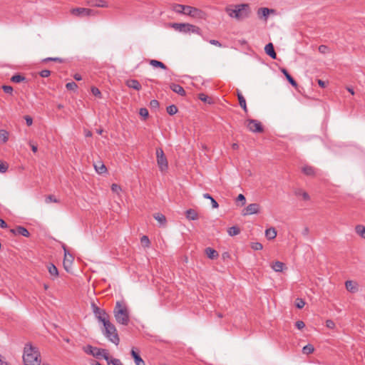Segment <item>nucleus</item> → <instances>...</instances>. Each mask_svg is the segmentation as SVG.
<instances>
[{
  "label": "nucleus",
  "instance_id": "412c9836",
  "mask_svg": "<svg viewBox=\"0 0 365 365\" xmlns=\"http://www.w3.org/2000/svg\"><path fill=\"white\" fill-rule=\"evenodd\" d=\"M126 85L130 88H133L135 91H140L142 88L138 81L135 79H129L126 81Z\"/></svg>",
  "mask_w": 365,
  "mask_h": 365
},
{
  "label": "nucleus",
  "instance_id": "4d7b16f0",
  "mask_svg": "<svg viewBox=\"0 0 365 365\" xmlns=\"http://www.w3.org/2000/svg\"><path fill=\"white\" fill-rule=\"evenodd\" d=\"M237 200V201H240V202H242V203H241V205H242H242H245V203H246V198H245V195H242V194H240V195L237 196V200Z\"/></svg>",
  "mask_w": 365,
  "mask_h": 365
},
{
  "label": "nucleus",
  "instance_id": "69168bd1",
  "mask_svg": "<svg viewBox=\"0 0 365 365\" xmlns=\"http://www.w3.org/2000/svg\"><path fill=\"white\" fill-rule=\"evenodd\" d=\"M327 50V46H326L324 45H321L319 46V51L320 53H324Z\"/></svg>",
  "mask_w": 365,
  "mask_h": 365
},
{
  "label": "nucleus",
  "instance_id": "f03ea898",
  "mask_svg": "<svg viewBox=\"0 0 365 365\" xmlns=\"http://www.w3.org/2000/svg\"><path fill=\"white\" fill-rule=\"evenodd\" d=\"M23 362L24 365H41L38 349L31 344H26L24 349Z\"/></svg>",
  "mask_w": 365,
  "mask_h": 365
},
{
  "label": "nucleus",
  "instance_id": "c85d7f7f",
  "mask_svg": "<svg viewBox=\"0 0 365 365\" xmlns=\"http://www.w3.org/2000/svg\"><path fill=\"white\" fill-rule=\"evenodd\" d=\"M154 218L159 222L160 226H164L166 224V217L161 213H155L153 215Z\"/></svg>",
  "mask_w": 365,
  "mask_h": 365
},
{
  "label": "nucleus",
  "instance_id": "680f3d73",
  "mask_svg": "<svg viewBox=\"0 0 365 365\" xmlns=\"http://www.w3.org/2000/svg\"><path fill=\"white\" fill-rule=\"evenodd\" d=\"M24 118H25V120H26V125H27L28 126H30V125H32V123H33V119H32V118H31V116H29V115H26V116L24 117Z\"/></svg>",
  "mask_w": 365,
  "mask_h": 365
},
{
  "label": "nucleus",
  "instance_id": "58836bf2",
  "mask_svg": "<svg viewBox=\"0 0 365 365\" xmlns=\"http://www.w3.org/2000/svg\"><path fill=\"white\" fill-rule=\"evenodd\" d=\"M48 61H54V62H58V63H63L64 62V59H63L61 58H58V57H54V58L48 57V58H43L42 60V62H43V63H47Z\"/></svg>",
  "mask_w": 365,
  "mask_h": 365
},
{
  "label": "nucleus",
  "instance_id": "7c9ffc66",
  "mask_svg": "<svg viewBox=\"0 0 365 365\" xmlns=\"http://www.w3.org/2000/svg\"><path fill=\"white\" fill-rule=\"evenodd\" d=\"M271 12H274V10L268 8H260L258 10V15L262 17L267 18Z\"/></svg>",
  "mask_w": 365,
  "mask_h": 365
},
{
  "label": "nucleus",
  "instance_id": "c03bdc74",
  "mask_svg": "<svg viewBox=\"0 0 365 365\" xmlns=\"http://www.w3.org/2000/svg\"><path fill=\"white\" fill-rule=\"evenodd\" d=\"M108 365H123L120 359L109 358V360L107 361Z\"/></svg>",
  "mask_w": 365,
  "mask_h": 365
},
{
  "label": "nucleus",
  "instance_id": "72a5a7b5",
  "mask_svg": "<svg viewBox=\"0 0 365 365\" xmlns=\"http://www.w3.org/2000/svg\"><path fill=\"white\" fill-rule=\"evenodd\" d=\"M9 135V133L8 131L4 129L0 130V140H1L2 143H6L8 141Z\"/></svg>",
  "mask_w": 365,
  "mask_h": 365
},
{
  "label": "nucleus",
  "instance_id": "37998d69",
  "mask_svg": "<svg viewBox=\"0 0 365 365\" xmlns=\"http://www.w3.org/2000/svg\"><path fill=\"white\" fill-rule=\"evenodd\" d=\"M314 350V346L312 344H307L303 347L302 351L305 354H312Z\"/></svg>",
  "mask_w": 365,
  "mask_h": 365
},
{
  "label": "nucleus",
  "instance_id": "f3484780",
  "mask_svg": "<svg viewBox=\"0 0 365 365\" xmlns=\"http://www.w3.org/2000/svg\"><path fill=\"white\" fill-rule=\"evenodd\" d=\"M170 89L178 93V95H180V96H185L186 95V92L184 90V88L179 84H176V83H171L170 85Z\"/></svg>",
  "mask_w": 365,
  "mask_h": 365
},
{
  "label": "nucleus",
  "instance_id": "a878e982",
  "mask_svg": "<svg viewBox=\"0 0 365 365\" xmlns=\"http://www.w3.org/2000/svg\"><path fill=\"white\" fill-rule=\"evenodd\" d=\"M186 217L190 220H195L198 218L197 212L193 209H189L185 212Z\"/></svg>",
  "mask_w": 365,
  "mask_h": 365
},
{
  "label": "nucleus",
  "instance_id": "8fccbe9b",
  "mask_svg": "<svg viewBox=\"0 0 365 365\" xmlns=\"http://www.w3.org/2000/svg\"><path fill=\"white\" fill-rule=\"evenodd\" d=\"M139 114L140 116H142L144 119L147 118L148 117L149 113L147 108H141L139 110Z\"/></svg>",
  "mask_w": 365,
  "mask_h": 365
},
{
  "label": "nucleus",
  "instance_id": "79ce46f5",
  "mask_svg": "<svg viewBox=\"0 0 365 365\" xmlns=\"http://www.w3.org/2000/svg\"><path fill=\"white\" fill-rule=\"evenodd\" d=\"M198 98L200 100H201L202 101L205 102V103H207L209 104L212 103V101L210 99V98H209L206 94L205 93H199L198 94Z\"/></svg>",
  "mask_w": 365,
  "mask_h": 365
},
{
  "label": "nucleus",
  "instance_id": "864d4df0",
  "mask_svg": "<svg viewBox=\"0 0 365 365\" xmlns=\"http://www.w3.org/2000/svg\"><path fill=\"white\" fill-rule=\"evenodd\" d=\"M8 165L6 163L0 160V173H6L8 170Z\"/></svg>",
  "mask_w": 365,
  "mask_h": 365
},
{
  "label": "nucleus",
  "instance_id": "423d86ee",
  "mask_svg": "<svg viewBox=\"0 0 365 365\" xmlns=\"http://www.w3.org/2000/svg\"><path fill=\"white\" fill-rule=\"evenodd\" d=\"M83 349L87 354L97 359L103 358L106 361L109 360L110 356L106 349L95 347L89 344L83 346Z\"/></svg>",
  "mask_w": 365,
  "mask_h": 365
},
{
  "label": "nucleus",
  "instance_id": "9d476101",
  "mask_svg": "<svg viewBox=\"0 0 365 365\" xmlns=\"http://www.w3.org/2000/svg\"><path fill=\"white\" fill-rule=\"evenodd\" d=\"M92 308L93 314L98 320L101 322H103L102 319H109V315L106 312L104 309H101L98 307L95 304H92Z\"/></svg>",
  "mask_w": 365,
  "mask_h": 365
},
{
  "label": "nucleus",
  "instance_id": "4be33fe9",
  "mask_svg": "<svg viewBox=\"0 0 365 365\" xmlns=\"http://www.w3.org/2000/svg\"><path fill=\"white\" fill-rule=\"evenodd\" d=\"M130 354L136 365H145V361L142 359L139 354L136 352L134 349H132Z\"/></svg>",
  "mask_w": 365,
  "mask_h": 365
},
{
  "label": "nucleus",
  "instance_id": "49530a36",
  "mask_svg": "<svg viewBox=\"0 0 365 365\" xmlns=\"http://www.w3.org/2000/svg\"><path fill=\"white\" fill-rule=\"evenodd\" d=\"M305 305V302L304 299H302V298H297L296 299V301H295V306L298 308V309H302L304 307Z\"/></svg>",
  "mask_w": 365,
  "mask_h": 365
},
{
  "label": "nucleus",
  "instance_id": "338daca9",
  "mask_svg": "<svg viewBox=\"0 0 365 365\" xmlns=\"http://www.w3.org/2000/svg\"><path fill=\"white\" fill-rule=\"evenodd\" d=\"M0 227L1 228H6L7 227V224L6 222L1 218H0Z\"/></svg>",
  "mask_w": 365,
  "mask_h": 365
},
{
  "label": "nucleus",
  "instance_id": "c756f323",
  "mask_svg": "<svg viewBox=\"0 0 365 365\" xmlns=\"http://www.w3.org/2000/svg\"><path fill=\"white\" fill-rule=\"evenodd\" d=\"M186 6H185V5H182V4H174L172 6V8H173V10L174 11H175L176 13L184 14H185V11L186 10Z\"/></svg>",
  "mask_w": 365,
  "mask_h": 365
},
{
  "label": "nucleus",
  "instance_id": "774afa93",
  "mask_svg": "<svg viewBox=\"0 0 365 365\" xmlns=\"http://www.w3.org/2000/svg\"><path fill=\"white\" fill-rule=\"evenodd\" d=\"M317 83L321 88H324L326 86V83L321 79H318Z\"/></svg>",
  "mask_w": 365,
  "mask_h": 365
},
{
  "label": "nucleus",
  "instance_id": "2f4dec72",
  "mask_svg": "<svg viewBox=\"0 0 365 365\" xmlns=\"http://www.w3.org/2000/svg\"><path fill=\"white\" fill-rule=\"evenodd\" d=\"M95 170L98 174H103L106 173L107 171V168L105 166L104 164H103L101 162L98 163V164L94 165Z\"/></svg>",
  "mask_w": 365,
  "mask_h": 365
},
{
  "label": "nucleus",
  "instance_id": "bf43d9fd",
  "mask_svg": "<svg viewBox=\"0 0 365 365\" xmlns=\"http://www.w3.org/2000/svg\"><path fill=\"white\" fill-rule=\"evenodd\" d=\"M295 326L298 329H302L305 327V324L304 322L299 320L295 323Z\"/></svg>",
  "mask_w": 365,
  "mask_h": 365
},
{
  "label": "nucleus",
  "instance_id": "bb28decb",
  "mask_svg": "<svg viewBox=\"0 0 365 365\" xmlns=\"http://www.w3.org/2000/svg\"><path fill=\"white\" fill-rule=\"evenodd\" d=\"M277 236V231L274 227H270L265 230V237L268 240H273Z\"/></svg>",
  "mask_w": 365,
  "mask_h": 365
},
{
  "label": "nucleus",
  "instance_id": "603ef678",
  "mask_svg": "<svg viewBox=\"0 0 365 365\" xmlns=\"http://www.w3.org/2000/svg\"><path fill=\"white\" fill-rule=\"evenodd\" d=\"M45 202L46 203H50V202H58V200L53 195H49L46 197Z\"/></svg>",
  "mask_w": 365,
  "mask_h": 365
},
{
  "label": "nucleus",
  "instance_id": "0eeeda50",
  "mask_svg": "<svg viewBox=\"0 0 365 365\" xmlns=\"http://www.w3.org/2000/svg\"><path fill=\"white\" fill-rule=\"evenodd\" d=\"M156 157H157V163L159 167V169L161 172H164L168 168V160L165 155V153L162 148H156Z\"/></svg>",
  "mask_w": 365,
  "mask_h": 365
},
{
  "label": "nucleus",
  "instance_id": "f704fd0d",
  "mask_svg": "<svg viewBox=\"0 0 365 365\" xmlns=\"http://www.w3.org/2000/svg\"><path fill=\"white\" fill-rule=\"evenodd\" d=\"M149 63L153 66V67H158L162 69H166V66L161 61H159L158 60L152 59L150 61Z\"/></svg>",
  "mask_w": 365,
  "mask_h": 365
},
{
  "label": "nucleus",
  "instance_id": "e2e57ef3",
  "mask_svg": "<svg viewBox=\"0 0 365 365\" xmlns=\"http://www.w3.org/2000/svg\"><path fill=\"white\" fill-rule=\"evenodd\" d=\"M326 326L328 328L333 329L335 327V324L332 320L329 319V320H327V322H326Z\"/></svg>",
  "mask_w": 365,
  "mask_h": 365
},
{
  "label": "nucleus",
  "instance_id": "b1692460",
  "mask_svg": "<svg viewBox=\"0 0 365 365\" xmlns=\"http://www.w3.org/2000/svg\"><path fill=\"white\" fill-rule=\"evenodd\" d=\"M294 193L296 196H302V199L305 201L310 199L309 194L300 188L295 189Z\"/></svg>",
  "mask_w": 365,
  "mask_h": 365
},
{
  "label": "nucleus",
  "instance_id": "f8f14e48",
  "mask_svg": "<svg viewBox=\"0 0 365 365\" xmlns=\"http://www.w3.org/2000/svg\"><path fill=\"white\" fill-rule=\"evenodd\" d=\"M259 207L257 203L250 204L242 210V215L257 214L259 212Z\"/></svg>",
  "mask_w": 365,
  "mask_h": 365
},
{
  "label": "nucleus",
  "instance_id": "13d9d810",
  "mask_svg": "<svg viewBox=\"0 0 365 365\" xmlns=\"http://www.w3.org/2000/svg\"><path fill=\"white\" fill-rule=\"evenodd\" d=\"M51 74V71L49 70H47V69H45V70H42L40 73H39V75L42 77V78H46V77H48Z\"/></svg>",
  "mask_w": 365,
  "mask_h": 365
},
{
  "label": "nucleus",
  "instance_id": "2eb2a0df",
  "mask_svg": "<svg viewBox=\"0 0 365 365\" xmlns=\"http://www.w3.org/2000/svg\"><path fill=\"white\" fill-rule=\"evenodd\" d=\"M47 269H48V273L51 276V278L53 280H54L55 279H56L58 277V275H59L58 270L57 267L53 264L49 263L47 265Z\"/></svg>",
  "mask_w": 365,
  "mask_h": 365
},
{
  "label": "nucleus",
  "instance_id": "aec40b11",
  "mask_svg": "<svg viewBox=\"0 0 365 365\" xmlns=\"http://www.w3.org/2000/svg\"><path fill=\"white\" fill-rule=\"evenodd\" d=\"M281 72L284 75L286 79L288 81V82L294 88L297 87V83L296 81L292 77V76L289 73L287 70L284 68H280Z\"/></svg>",
  "mask_w": 365,
  "mask_h": 365
},
{
  "label": "nucleus",
  "instance_id": "0e129e2a",
  "mask_svg": "<svg viewBox=\"0 0 365 365\" xmlns=\"http://www.w3.org/2000/svg\"><path fill=\"white\" fill-rule=\"evenodd\" d=\"M210 43L212 44V45H215V46H222V44L220 41H218L217 40H215V39H212V40H210Z\"/></svg>",
  "mask_w": 365,
  "mask_h": 365
},
{
  "label": "nucleus",
  "instance_id": "7ed1b4c3",
  "mask_svg": "<svg viewBox=\"0 0 365 365\" xmlns=\"http://www.w3.org/2000/svg\"><path fill=\"white\" fill-rule=\"evenodd\" d=\"M116 322L122 325H128L130 322L129 312L123 302L117 301L113 309Z\"/></svg>",
  "mask_w": 365,
  "mask_h": 365
},
{
  "label": "nucleus",
  "instance_id": "e433bc0d",
  "mask_svg": "<svg viewBox=\"0 0 365 365\" xmlns=\"http://www.w3.org/2000/svg\"><path fill=\"white\" fill-rule=\"evenodd\" d=\"M355 230H356V232L359 236H361L362 238L365 239V227L364 226H363L361 225H356L355 227Z\"/></svg>",
  "mask_w": 365,
  "mask_h": 365
},
{
  "label": "nucleus",
  "instance_id": "de8ad7c7",
  "mask_svg": "<svg viewBox=\"0 0 365 365\" xmlns=\"http://www.w3.org/2000/svg\"><path fill=\"white\" fill-rule=\"evenodd\" d=\"M251 247L254 250H262L263 248L262 245L260 242H252L250 245Z\"/></svg>",
  "mask_w": 365,
  "mask_h": 365
},
{
  "label": "nucleus",
  "instance_id": "6e6d98bb",
  "mask_svg": "<svg viewBox=\"0 0 365 365\" xmlns=\"http://www.w3.org/2000/svg\"><path fill=\"white\" fill-rule=\"evenodd\" d=\"M159 102L157 101V100H152L150 101V107L152 108V109H158L159 108Z\"/></svg>",
  "mask_w": 365,
  "mask_h": 365
},
{
  "label": "nucleus",
  "instance_id": "6e6552de",
  "mask_svg": "<svg viewBox=\"0 0 365 365\" xmlns=\"http://www.w3.org/2000/svg\"><path fill=\"white\" fill-rule=\"evenodd\" d=\"M246 126L252 133H262L264 130L261 123L254 119H247L246 120Z\"/></svg>",
  "mask_w": 365,
  "mask_h": 365
},
{
  "label": "nucleus",
  "instance_id": "a211bd4d",
  "mask_svg": "<svg viewBox=\"0 0 365 365\" xmlns=\"http://www.w3.org/2000/svg\"><path fill=\"white\" fill-rule=\"evenodd\" d=\"M345 287L351 293H356L358 291V284L356 282L347 280L345 282Z\"/></svg>",
  "mask_w": 365,
  "mask_h": 365
},
{
  "label": "nucleus",
  "instance_id": "5fc2aeb1",
  "mask_svg": "<svg viewBox=\"0 0 365 365\" xmlns=\"http://www.w3.org/2000/svg\"><path fill=\"white\" fill-rule=\"evenodd\" d=\"M2 89L4 93L12 95L13 93V88L11 86L4 85L2 86Z\"/></svg>",
  "mask_w": 365,
  "mask_h": 365
},
{
  "label": "nucleus",
  "instance_id": "c9c22d12",
  "mask_svg": "<svg viewBox=\"0 0 365 365\" xmlns=\"http://www.w3.org/2000/svg\"><path fill=\"white\" fill-rule=\"evenodd\" d=\"M203 197L210 200L213 208H217L219 207L217 202L209 193H204Z\"/></svg>",
  "mask_w": 365,
  "mask_h": 365
},
{
  "label": "nucleus",
  "instance_id": "a19ab883",
  "mask_svg": "<svg viewBox=\"0 0 365 365\" xmlns=\"http://www.w3.org/2000/svg\"><path fill=\"white\" fill-rule=\"evenodd\" d=\"M166 110L169 115H173L177 113L178 110L175 105H170L167 107Z\"/></svg>",
  "mask_w": 365,
  "mask_h": 365
},
{
  "label": "nucleus",
  "instance_id": "f257e3e1",
  "mask_svg": "<svg viewBox=\"0 0 365 365\" xmlns=\"http://www.w3.org/2000/svg\"><path fill=\"white\" fill-rule=\"evenodd\" d=\"M225 11L230 17L237 21H243L247 19L251 13L250 6L248 4L230 5L225 8Z\"/></svg>",
  "mask_w": 365,
  "mask_h": 365
},
{
  "label": "nucleus",
  "instance_id": "39448f33",
  "mask_svg": "<svg viewBox=\"0 0 365 365\" xmlns=\"http://www.w3.org/2000/svg\"><path fill=\"white\" fill-rule=\"evenodd\" d=\"M171 27L175 30L184 34L192 33L202 35L201 29L198 26L188 23H173L172 24Z\"/></svg>",
  "mask_w": 365,
  "mask_h": 365
},
{
  "label": "nucleus",
  "instance_id": "6ab92c4d",
  "mask_svg": "<svg viewBox=\"0 0 365 365\" xmlns=\"http://www.w3.org/2000/svg\"><path fill=\"white\" fill-rule=\"evenodd\" d=\"M88 4L91 6L107 8L108 6V3L104 0H90L88 1Z\"/></svg>",
  "mask_w": 365,
  "mask_h": 365
},
{
  "label": "nucleus",
  "instance_id": "dca6fc26",
  "mask_svg": "<svg viewBox=\"0 0 365 365\" xmlns=\"http://www.w3.org/2000/svg\"><path fill=\"white\" fill-rule=\"evenodd\" d=\"M264 51L266 54L270 56L272 59L277 58V53L272 43H269L265 46Z\"/></svg>",
  "mask_w": 365,
  "mask_h": 365
},
{
  "label": "nucleus",
  "instance_id": "1a4fd4ad",
  "mask_svg": "<svg viewBox=\"0 0 365 365\" xmlns=\"http://www.w3.org/2000/svg\"><path fill=\"white\" fill-rule=\"evenodd\" d=\"M185 14L197 19H205L206 14L200 9H198L190 6H186Z\"/></svg>",
  "mask_w": 365,
  "mask_h": 365
},
{
  "label": "nucleus",
  "instance_id": "ea45409f",
  "mask_svg": "<svg viewBox=\"0 0 365 365\" xmlns=\"http://www.w3.org/2000/svg\"><path fill=\"white\" fill-rule=\"evenodd\" d=\"M25 80H26L25 77L20 74H16V75L13 76L11 78V81L14 83H20Z\"/></svg>",
  "mask_w": 365,
  "mask_h": 365
},
{
  "label": "nucleus",
  "instance_id": "09e8293b",
  "mask_svg": "<svg viewBox=\"0 0 365 365\" xmlns=\"http://www.w3.org/2000/svg\"><path fill=\"white\" fill-rule=\"evenodd\" d=\"M66 88L68 90L75 91L78 88V86H77V84L75 82L71 81V82L67 83L66 84Z\"/></svg>",
  "mask_w": 365,
  "mask_h": 365
},
{
  "label": "nucleus",
  "instance_id": "20e7f679",
  "mask_svg": "<svg viewBox=\"0 0 365 365\" xmlns=\"http://www.w3.org/2000/svg\"><path fill=\"white\" fill-rule=\"evenodd\" d=\"M102 320H103V322L102 323L104 327V329L103 331L104 336L114 344L118 345L120 339L115 327L110 322L109 319H102Z\"/></svg>",
  "mask_w": 365,
  "mask_h": 365
},
{
  "label": "nucleus",
  "instance_id": "393cba45",
  "mask_svg": "<svg viewBox=\"0 0 365 365\" xmlns=\"http://www.w3.org/2000/svg\"><path fill=\"white\" fill-rule=\"evenodd\" d=\"M205 252L207 257L211 259H216L218 257V252L211 247L205 248Z\"/></svg>",
  "mask_w": 365,
  "mask_h": 365
},
{
  "label": "nucleus",
  "instance_id": "a18cd8bd",
  "mask_svg": "<svg viewBox=\"0 0 365 365\" xmlns=\"http://www.w3.org/2000/svg\"><path fill=\"white\" fill-rule=\"evenodd\" d=\"M140 242H141L142 245L145 247H148L150 245V243L148 237L146 235H143L140 238Z\"/></svg>",
  "mask_w": 365,
  "mask_h": 365
},
{
  "label": "nucleus",
  "instance_id": "cd10ccee",
  "mask_svg": "<svg viewBox=\"0 0 365 365\" xmlns=\"http://www.w3.org/2000/svg\"><path fill=\"white\" fill-rule=\"evenodd\" d=\"M73 260V257L70 255L66 249H64V260H63V266L66 269H67L66 262H68L69 264H71Z\"/></svg>",
  "mask_w": 365,
  "mask_h": 365
},
{
  "label": "nucleus",
  "instance_id": "3c124183",
  "mask_svg": "<svg viewBox=\"0 0 365 365\" xmlns=\"http://www.w3.org/2000/svg\"><path fill=\"white\" fill-rule=\"evenodd\" d=\"M91 93L93 96H95L99 98H101V97H102L100 90L96 87L91 88Z\"/></svg>",
  "mask_w": 365,
  "mask_h": 365
},
{
  "label": "nucleus",
  "instance_id": "052dcab7",
  "mask_svg": "<svg viewBox=\"0 0 365 365\" xmlns=\"http://www.w3.org/2000/svg\"><path fill=\"white\" fill-rule=\"evenodd\" d=\"M111 190L113 192H118L119 191L121 190V187L117 184H113L111 185Z\"/></svg>",
  "mask_w": 365,
  "mask_h": 365
},
{
  "label": "nucleus",
  "instance_id": "ddd939ff",
  "mask_svg": "<svg viewBox=\"0 0 365 365\" xmlns=\"http://www.w3.org/2000/svg\"><path fill=\"white\" fill-rule=\"evenodd\" d=\"M302 172L307 176L314 177L317 173V170L311 165H304L302 168Z\"/></svg>",
  "mask_w": 365,
  "mask_h": 365
},
{
  "label": "nucleus",
  "instance_id": "5701e85b",
  "mask_svg": "<svg viewBox=\"0 0 365 365\" xmlns=\"http://www.w3.org/2000/svg\"><path fill=\"white\" fill-rule=\"evenodd\" d=\"M237 98H238L239 104H240V107L244 110V111L245 113H247V108L245 98H244L242 94L239 91H237Z\"/></svg>",
  "mask_w": 365,
  "mask_h": 365
},
{
  "label": "nucleus",
  "instance_id": "9b49d317",
  "mask_svg": "<svg viewBox=\"0 0 365 365\" xmlns=\"http://www.w3.org/2000/svg\"><path fill=\"white\" fill-rule=\"evenodd\" d=\"M71 14L78 16H88L93 15L95 11L91 9L75 8L71 10Z\"/></svg>",
  "mask_w": 365,
  "mask_h": 365
},
{
  "label": "nucleus",
  "instance_id": "473e14b6",
  "mask_svg": "<svg viewBox=\"0 0 365 365\" xmlns=\"http://www.w3.org/2000/svg\"><path fill=\"white\" fill-rule=\"evenodd\" d=\"M284 267V264L279 262V261H276L275 262H274L272 265V268L275 271V272H282L283 270V268Z\"/></svg>",
  "mask_w": 365,
  "mask_h": 365
},
{
  "label": "nucleus",
  "instance_id": "4468645a",
  "mask_svg": "<svg viewBox=\"0 0 365 365\" xmlns=\"http://www.w3.org/2000/svg\"><path fill=\"white\" fill-rule=\"evenodd\" d=\"M10 232L14 235H22L24 237H29L30 235L28 230L23 226H17L16 228L11 229Z\"/></svg>",
  "mask_w": 365,
  "mask_h": 365
},
{
  "label": "nucleus",
  "instance_id": "4c0bfd02",
  "mask_svg": "<svg viewBox=\"0 0 365 365\" xmlns=\"http://www.w3.org/2000/svg\"><path fill=\"white\" fill-rule=\"evenodd\" d=\"M230 236H235L240 233V229L237 226H232L227 230Z\"/></svg>",
  "mask_w": 365,
  "mask_h": 365
}]
</instances>
